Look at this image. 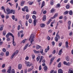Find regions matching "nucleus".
<instances>
[{"instance_id": "obj_1", "label": "nucleus", "mask_w": 73, "mask_h": 73, "mask_svg": "<svg viewBox=\"0 0 73 73\" xmlns=\"http://www.w3.org/2000/svg\"><path fill=\"white\" fill-rule=\"evenodd\" d=\"M33 38H34V36L33 35H31V36L29 38V41H30L31 40V44L33 41H34V40L33 39Z\"/></svg>"}, {"instance_id": "obj_2", "label": "nucleus", "mask_w": 73, "mask_h": 73, "mask_svg": "<svg viewBox=\"0 0 73 73\" xmlns=\"http://www.w3.org/2000/svg\"><path fill=\"white\" fill-rule=\"evenodd\" d=\"M7 14V15H9L10 13H12V10H10L9 8H7L6 9Z\"/></svg>"}, {"instance_id": "obj_3", "label": "nucleus", "mask_w": 73, "mask_h": 73, "mask_svg": "<svg viewBox=\"0 0 73 73\" xmlns=\"http://www.w3.org/2000/svg\"><path fill=\"white\" fill-rule=\"evenodd\" d=\"M19 52V50H17L15 51V52H14L12 54L11 56V59H12L15 56V55H16V54H17V53Z\"/></svg>"}, {"instance_id": "obj_4", "label": "nucleus", "mask_w": 73, "mask_h": 73, "mask_svg": "<svg viewBox=\"0 0 73 73\" xmlns=\"http://www.w3.org/2000/svg\"><path fill=\"white\" fill-rule=\"evenodd\" d=\"M9 35H10V36H12V37H13V38L14 37V36L12 33H9L6 35V37H7V38H8L9 37Z\"/></svg>"}, {"instance_id": "obj_5", "label": "nucleus", "mask_w": 73, "mask_h": 73, "mask_svg": "<svg viewBox=\"0 0 73 73\" xmlns=\"http://www.w3.org/2000/svg\"><path fill=\"white\" fill-rule=\"evenodd\" d=\"M13 46H16V42L15 41V37H13Z\"/></svg>"}, {"instance_id": "obj_6", "label": "nucleus", "mask_w": 73, "mask_h": 73, "mask_svg": "<svg viewBox=\"0 0 73 73\" xmlns=\"http://www.w3.org/2000/svg\"><path fill=\"white\" fill-rule=\"evenodd\" d=\"M9 69L8 70L7 72L8 73H11V66H10L9 68Z\"/></svg>"}, {"instance_id": "obj_7", "label": "nucleus", "mask_w": 73, "mask_h": 73, "mask_svg": "<svg viewBox=\"0 0 73 73\" xmlns=\"http://www.w3.org/2000/svg\"><path fill=\"white\" fill-rule=\"evenodd\" d=\"M68 73H73V69L72 68H70L68 71Z\"/></svg>"}, {"instance_id": "obj_8", "label": "nucleus", "mask_w": 73, "mask_h": 73, "mask_svg": "<svg viewBox=\"0 0 73 73\" xmlns=\"http://www.w3.org/2000/svg\"><path fill=\"white\" fill-rule=\"evenodd\" d=\"M22 68V65L21 64H19L18 65V69H21Z\"/></svg>"}, {"instance_id": "obj_9", "label": "nucleus", "mask_w": 73, "mask_h": 73, "mask_svg": "<svg viewBox=\"0 0 73 73\" xmlns=\"http://www.w3.org/2000/svg\"><path fill=\"white\" fill-rule=\"evenodd\" d=\"M28 44H27L25 46L24 48H23V50H26L27 48L28 47Z\"/></svg>"}, {"instance_id": "obj_10", "label": "nucleus", "mask_w": 73, "mask_h": 73, "mask_svg": "<svg viewBox=\"0 0 73 73\" xmlns=\"http://www.w3.org/2000/svg\"><path fill=\"white\" fill-rule=\"evenodd\" d=\"M49 50V46H47V48H46L45 50V52L46 53H47L48 50Z\"/></svg>"}, {"instance_id": "obj_11", "label": "nucleus", "mask_w": 73, "mask_h": 73, "mask_svg": "<svg viewBox=\"0 0 73 73\" xmlns=\"http://www.w3.org/2000/svg\"><path fill=\"white\" fill-rule=\"evenodd\" d=\"M66 61H69V60H70L69 57L68 56H66Z\"/></svg>"}, {"instance_id": "obj_12", "label": "nucleus", "mask_w": 73, "mask_h": 73, "mask_svg": "<svg viewBox=\"0 0 73 73\" xmlns=\"http://www.w3.org/2000/svg\"><path fill=\"white\" fill-rule=\"evenodd\" d=\"M58 73H63V71H62V70L61 69H59L58 70Z\"/></svg>"}, {"instance_id": "obj_13", "label": "nucleus", "mask_w": 73, "mask_h": 73, "mask_svg": "<svg viewBox=\"0 0 73 73\" xmlns=\"http://www.w3.org/2000/svg\"><path fill=\"white\" fill-rule=\"evenodd\" d=\"M62 49H60L58 53V55H60L61 54V53H62Z\"/></svg>"}, {"instance_id": "obj_14", "label": "nucleus", "mask_w": 73, "mask_h": 73, "mask_svg": "<svg viewBox=\"0 0 73 73\" xmlns=\"http://www.w3.org/2000/svg\"><path fill=\"white\" fill-rule=\"evenodd\" d=\"M50 3L51 5H53L54 4V1L53 0H51L50 1Z\"/></svg>"}, {"instance_id": "obj_15", "label": "nucleus", "mask_w": 73, "mask_h": 73, "mask_svg": "<svg viewBox=\"0 0 73 73\" xmlns=\"http://www.w3.org/2000/svg\"><path fill=\"white\" fill-rule=\"evenodd\" d=\"M46 15H44L43 16V21H45V20H46Z\"/></svg>"}, {"instance_id": "obj_16", "label": "nucleus", "mask_w": 73, "mask_h": 73, "mask_svg": "<svg viewBox=\"0 0 73 73\" xmlns=\"http://www.w3.org/2000/svg\"><path fill=\"white\" fill-rule=\"evenodd\" d=\"M56 37L59 40L60 39V36L57 33L56 35Z\"/></svg>"}, {"instance_id": "obj_17", "label": "nucleus", "mask_w": 73, "mask_h": 73, "mask_svg": "<svg viewBox=\"0 0 73 73\" xmlns=\"http://www.w3.org/2000/svg\"><path fill=\"white\" fill-rule=\"evenodd\" d=\"M45 5V2L43 1L42 4V6L41 7V8H42Z\"/></svg>"}, {"instance_id": "obj_18", "label": "nucleus", "mask_w": 73, "mask_h": 73, "mask_svg": "<svg viewBox=\"0 0 73 73\" xmlns=\"http://www.w3.org/2000/svg\"><path fill=\"white\" fill-rule=\"evenodd\" d=\"M45 24L44 23H42L40 24V27L41 28H44L45 27Z\"/></svg>"}, {"instance_id": "obj_19", "label": "nucleus", "mask_w": 73, "mask_h": 73, "mask_svg": "<svg viewBox=\"0 0 73 73\" xmlns=\"http://www.w3.org/2000/svg\"><path fill=\"white\" fill-rule=\"evenodd\" d=\"M1 9L2 10H3L4 11V12L5 13H6V11H5V8H4V6H2L1 7Z\"/></svg>"}, {"instance_id": "obj_20", "label": "nucleus", "mask_w": 73, "mask_h": 73, "mask_svg": "<svg viewBox=\"0 0 73 73\" xmlns=\"http://www.w3.org/2000/svg\"><path fill=\"white\" fill-rule=\"evenodd\" d=\"M41 48V47L39 45H37L36 46V49H39V48Z\"/></svg>"}, {"instance_id": "obj_21", "label": "nucleus", "mask_w": 73, "mask_h": 73, "mask_svg": "<svg viewBox=\"0 0 73 73\" xmlns=\"http://www.w3.org/2000/svg\"><path fill=\"white\" fill-rule=\"evenodd\" d=\"M30 63V62H27V66H29V67L31 66V64H29Z\"/></svg>"}, {"instance_id": "obj_22", "label": "nucleus", "mask_w": 73, "mask_h": 73, "mask_svg": "<svg viewBox=\"0 0 73 73\" xmlns=\"http://www.w3.org/2000/svg\"><path fill=\"white\" fill-rule=\"evenodd\" d=\"M37 22V20H34V26H36V23Z\"/></svg>"}, {"instance_id": "obj_23", "label": "nucleus", "mask_w": 73, "mask_h": 73, "mask_svg": "<svg viewBox=\"0 0 73 73\" xmlns=\"http://www.w3.org/2000/svg\"><path fill=\"white\" fill-rule=\"evenodd\" d=\"M4 25H1V28H0V31H2L3 29V28H4Z\"/></svg>"}, {"instance_id": "obj_24", "label": "nucleus", "mask_w": 73, "mask_h": 73, "mask_svg": "<svg viewBox=\"0 0 73 73\" xmlns=\"http://www.w3.org/2000/svg\"><path fill=\"white\" fill-rule=\"evenodd\" d=\"M29 4V5H32L33 4V2H31V1H29L28 2Z\"/></svg>"}, {"instance_id": "obj_25", "label": "nucleus", "mask_w": 73, "mask_h": 73, "mask_svg": "<svg viewBox=\"0 0 73 73\" xmlns=\"http://www.w3.org/2000/svg\"><path fill=\"white\" fill-rule=\"evenodd\" d=\"M25 3V1H22L21 2V6H23L24 4Z\"/></svg>"}, {"instance_id": "obj_26", "label": "nucleus", "mask_w": 73, "mask_h": 73, "mask_svg": "<svg viewBox=\"0 0 73 73\" xmlns=\"http://www.w3.org/2000/svg\"><path fill=\"white\" fill-rule=\"evenodd\" d=\"M44 70H46L48 69V67L47 66H45L44 67Z\"/></svg>"}, {"instance_id": "obj_27", "label": "nucleus", "mask_w": 73, "mask_h": 73, "mask_svg": "<svg viewBox=\"0 0 73 73\" xmlns=\"http://www.w3.org/2000/svg\"><path fill=\"white\" fill-rule=\"evenodd\" d=\"M55 11V10L54 9H52L50 11V13H53V12H54Z\"/></svg>"}, {"instance_id": "obj_28", "label": "nucleus", "mask_w": 73, "mask_h": 73, "mask_svg": "<svg viewBox=\"0 0 73 73\" xmlns=\"http://www.w3.org/2000/svg\"><path fill=\"white\" fill-rule=\"evenodd\" d=\"M29 15L27 14L26 16V19L28 20L29 18Z\"/></svg>"}, {"instance_id": "obj_29", "label": "nucleus", "mask_w": 73, "mask_h": 73, "mask_svg": "<svg viewBox=\"0 0 73 73\" xmlns=\"http://www.w3.org/2000/svg\"><path fill=\"white\" fill-rule=\"evenodd\" d=\"M60 66H61V63L60 62L58 65V68H60Z\"/></svg>"}, {"instance_id": "obj_30", "label": "nucleus", "mask_w": 73, "mask_h": 73, "mask_svg": "<svg viewBox=\"0 0 73 73\" xmlns=\"http://www.w3.org/2000/svg\"><path fill=\"white\" fill-rule=\"evenodd\" d=\"M27 40H28V39H25L23 40L22 41V42H23V44H24V43H25V42H26V41H27Z\"/></svg>"}, {"instance_id": "obj_31", "label": "nucleus", "mask_w": 73, "mask_h": 73, "mask_svg": "<svg viewBox=\"0 0 73 73\" xmlns=\"http://www.w3.org/2000/svg\"><path fill=\"white\" fill-rule=\"evenodd\" d=\"M6 33H7V32L6 31H4L3 33V34L4 36H5V35H6Z\"/></svg>"}, {"instance_id": "obj_32", "label": "nucleus", "mask_w": 73, "mask_h": 73, "mask_svg": "<svg viewBox=\"0 0 73 73\" xmlns=\"http://www.w3.org/2000/svg\"><path fill=\"white\" fill-rule=\"evenodd\" d=\"M61 7V6L60 5V4H58L57 5L56 7H57V8H60Z\"/></svg>"}, {"instance_id": "obj_33", "label": "nucleus", "mask_w": 73, "mask_h": 73, "mask_svg": "<svg viewBox=\"0 0 73 73\" xmlns=\"http://www.w3.org/2000/svg\"><path fill=\"white\" fill-rule=\"evenodd\" d=\"M51 21H52V20L51 19H50L49 21L47 23V25H48V24L50 23Z\"/></svg>"}, {"instance_id": "obj_34", "label": "nucleus", "mask_w": 73, "mask_h": 73, "mask_svg": "<svg viewBox=\"0 0 73 73\" xmlns=\"http://www.w3.org/2000/svg\"><path fill=\"white\" fill-rule=\"evenodd\" d=\"M64 20L65 21H66L67 19V17H66V16H64Z\"/></svg>"}, {"instance_id": "obj_35", "label": "nucleus", "mask_w": 73, "mask_h": 73, "mask_svg": "<svg viewBox=\"0 0 73 73\" xmlns=\"http://www.w3.org/2000/svg\"><path fill=\"white\" fill-rule=\"evenodd\" d=\"M33 13L34 15H37V12L36 11H33Z\"/></svg>"}, {"instance_id": "obj_36", "label": "nucleus", "mask_w": 73, "mask_h": 73, "mask_svg": "<svg viewBox=\"0 0 73 73\" xmlns=\"http://www.w3.org/2000/svg\"><path fill=\"white\" fill-rule=\"evenodd\" d=\"M6 71H7L6 70H5V69H4L3 70H2V72L3 73H5L6 72Z\"/></svg>"}, {"instance_id": "obj_37", "label": "nucleus", "mask_w": 73, "mask_h": 73, "mask_svg": "<svg viewBox=\"0 0 73 73\" xmlns=\"http://www.w3.org/2000/svg\"><path fill=\"white\" fill-rule=\"evenodd\" d=\"M69 14L70 15H72L73 14V12L72 10H70L69 11Z\"/></svg>"}, {"instance_id": "obj_38", "label": "nucleus", "mask_w": 73, "mask_h": 73, "mask_svg": "<svg viewBox=\"0 0 73 73\" xmlns=\"http://www.w3.org/2000/svg\"><path fill=\"white\" fill-rule=\"evenodd\" d=\"M33 19L35 20V19H36V17L35 16V15H33Z\"/></svg>"}, {"instance_id": "obj_39", "label": "nucleus", "mask_w": 73, "mask_h": 73, "mask_svg": "<svg viewBox=\"0 0 73 73\" xmlns=\"http://www.w3.org/2000/svg\"><path fill=\"white\" fill-rule=\"evenodd\" d=\"M68 12H69L68 11H66L64 13V15H66V14H68Z\"/></svg>"}, {"instance_id": "obj_40", "label": "nucleus", "mask_w": 73, "mask_h": 73, "mask_svg": "<svg viewBox=\"0 0 73 73\" xmlns=\"http://www.w3.org/2000/svg\"><path fill=\"white\" fill-rule=\"evenodd\" d=\"M58 15V14L57 13H56L54 15V17H55V18H56V17H57Z\"/></svg>"}, {"instance_id": "obj_41", "label": "nucleus", "mask_w": 73, "mask_h": 73, "mask_svg": "<svg viewBox=\"0 0 73 73\" xmlns=\"http://www.w3.org/2000/svg\"><path fill=\"white\" fill-rule=\"evenodd\" d=\"M64 65H68V63L66 62V61H64L63 62Z\"/></svg>"}, {"instance_id": "obj_42", "label": "nucleus", "mask_w": 73, "mask_h": 73, "mask_svg": "<svg viewBox=\"0 0 73 73\" xmlns=\"http://www.w3.org/2000/svg\"><path fill=\"white\" fill-rule=\"evenodd\" d=\"M40 56H38L36 58V60L37 61H39V60H40Z\"/></svg>"}, {"instance_id": "obj_43", "label": "nucleus", "mask_w": 73, "mask_h": 73, "mask_svg": "<svg viewBox=\"0 0 73 73\" xmlns=\"http://www.w3.org/2000/svg\"><path fill=\"white\" fill-rule=\"evenodd\" d=\"M6 56H8L9 55V52H7L6 53Z\"/></svg>"}, {"instance_id": "obj_44", "label": "nucleus", "mask_w": 73, "mask_h": 73, "mask_svg": "<svg viewBox=\"0 0 73 73\" xmlns=\"http://www.w3.org/2000/svg\"><path fill=\"white\" fill-rule=\"evenodd\" d=\"M69 7H70V6H69V5H67L66 6V9H69Z\"/></svg>"}, {"instance_id": "obj_45", "label": "nucleus", "mask_w": 73, "mask_h": 73, "mask_svg": "<svg viewBox=\"0 0 73 73\" xmlns=\"http://www.w3.org/2000/svg\"><path fill=\"white\" fill-rule=\"evenodd\" d=\"M42 69V68L41 67V66L40 65L39 67V70H41Z\"/></svg>"}, {"instance_id": "obj_46", "label": "nucleus", "mask_w": 73, "mask_h": 73, "mask_svg": "<svg viewBox=\"0 0 73 73\" xmlns=\"http://www.w3.org/2000/svg\"><path fill=\"white\" fill-rule=\"evenodd\" d=\"M32 57L33 59H34L35 58V55L34 54H32Z\"/></svg>"}, {"instance_id": "obj_47", "label": "nucleus", "mask_w": 73, "mask_h": 73, "mask_svg": "<svg viewBox=\"0 0 73 73\" xmlns=\"http://www.w3.org/2000/svg\"><path fill=\"white\" fill-rule=\"evenodd\" d=\"M62 42H60L59 43L58 46L59 47L61 46V45H62Z\"/></svg>"}, {"instance_id": "obj_48", "label": "nucleus", "mask_w": 73, "mask_h": 73, "mask_svg": "<svg viewBox=\"0 0 73 73\" xmlns=\"http://www.w3.org/2000/svg\"><path fill=\"white\" fill-rule=\"evenodd\" d=\"M40 52V53H42L43 52V49H41Z\"/></svg>"}, {"instance_id": "obj_49", "label": "nucleus", "mask_w": 73, "mask_h": 73, "mask_svg": "<svg viewBox=\"0 0 73 73\" xmlns=\"http://www.w3.org/2000/svg\"><path fill=\"white\" fill-rule=\"evenodd\" d=\"M48 32L49 33H52V32H53V30H50L48 31Z\"/></svg>"}, {"instance_id": "obj_50", "label": "nucleus", "mask_w": 73, "mask_h": 73, "mask_svg": "<svg viewBox=\"0 0 73 73\" xmlns=\"http://www.w3.org/2000/svg\"><path fill=\"white\" fill-rule=\"evenodd\" d=\"M31 66H31V68H32V69H33V68H34V66H33V64L31 63Z\"/></svg>"}, {"instance_id": "obj_51", "label": "nucleus", "mask_w": 73, "mask_h": 73, "mask_svg": "<svg viewBox=\"0 0 73 73\" xmlns=\"http://www.w3.org/2000/svg\"><path fill=\"white\" fill-rule=\"evenodd\" d=\"M68 25H70L71 24V22L70 21H69L68 22Z\"/></svg>"}, {"instance_id": "obj_52", "label": "nucleus", "mask_w": 73, "mask_h": 73, "mask_svg": "<svg viewBox=\"0 0 73 73\" xmlns=\"http://www.w3.org/2000/svg\"><path fill=\"white\" fill-rule=\"evenodd\" d=\"M29 23H30V24H31V23H32V19H29Z\"/></svg>"}, {"instance_id": "obj_53", "label": "nucleus", "mask_w": 73, "mask_h": 73, "mask_svg": "<svg viewBox=\"0 0 73 73\" xmlns=\"http://www.w3.org/2000/svg\"><path fill=\"white\" fill-rule=\"evenodd\" d=\"M63 19V16H61L59 17V19Z\"/></svg>"}, {"instance_id": "obj_54", "label": "nucleus", "mask_w": 73, "mask_h": 73, "mask_svg": "<svg viewBox=\"0 0 73 73\" xmlns=\"http://www.w3.org/2000/svg\"><path fill=\"white\" fill-rule=\"evenodd\" d=\"M58 38H56V37L55 38V40L57 42L58 41Z\"/></svg>"}, {"instance_id": "obj_55", "label": "nucleus", "mask_w": 73, "mask_h": 73, "mask_svg": "<svg viewBox=\"0 0 73 73\" xmlns=\"http://www.w3.org/2000/svg\"><path fill=\"white\" fill-rule=\"evenodd\" d=\"M10 38H7V41H10Z\"/></svg>"}, {"instance_id": "obj_56", "label": "nucleus", "mask_w": 73, "mask_h": 73, "mask_svg": "<svg viewBox=\"0 0 73 73\" xmlns=\"http://www.w3.org/2000/svg\"><path fill=\"white\" fill-rule=\"evenodd\" d=\"M72 34H73V33L72 32H71L69 34V35L70 36H72Z\"/></svg>"}, {"instance_id": "obj_57", "label": "nucleus", "mask_w": 73, "mask_h": 73, "mask_svg": "<svg viewBox=\"0 0 73 73\" xmlns=\"http://www.w3.org/2000/svg\"><path fill=\"white\" fill-rule=\"evenodd\" d=\"M47 40H50V37H49V36H48L47 37Z\"/></svg>"}, {"instance_id": "obj_58", "label": "nucleus", "mask_w": 73, "mask_h": 73, "mask_svg": "<svg viewBox=\"0 0 73 73\" xmlns=\"http://www.w3.org/2000/svg\"><path fill=\"white\" fill-rule=\"evenodd\" d=\"M20 25H19L18 27V29H17L18 30V31H19V30H20Z\"/></svg>"}, {"instance_id": "obj_59", "label": "nucleus", "mask_w": 73, "mask_h": 73, "mask_svg": "<svg viewBox=\"0 0 73 73\" xmlns=\"http://www.w3.org/2000/svg\"><path fill=\"white\" fill-rule=\"evenodd\" d=\"M2 68H5V64H3L2 65Z\"/></svg>"}, {"instance_id": "obj_60", "label": "nucleus", "mask_w": 73, "mask_h": 73, "mask_svg": "<svg viewBox=\"0 0 73 73\" xmlns=\"http://www.w3.org/2000/svg\"><path fill=\"white\" fill-rule=\"evenodd\" d=\"M12 19L13 20H15V16H14V15H13L12 16Z\"/></svg>"}, {"instance_id": "obj_61", "label": "nucleus", "mask_w": 73, "mask_h": 73, "mask_svg": "<svg viewBox=\"0 0 73 73\" xmlns=\"http://www.w3.org/2000/svg\"><path fill=\"white\" fill-rule=\"evenodd\" d=\"M31 70H32V69L30 68L29 69V70H28V72H31Z\"/></svg>"}, {"instance_id": "obj_62", "label": "nucleus", "mask_w": 73, "mask_h": 73, "mask_svg": "<svg viewBox=\"0 0 73 73\" xmlns=\"http://www.w3.org/2000/svg\"><path fill=\"white\" fill-rule=\"evenodd\" d=\"M52 45L53 46H54V44H55V42H52Z\"/></svg>"}, {"instance_id": "obj_63", "label": "nucleus", "mask_w": 73, "mask_h": 73, "mask_svg": "<svg viewBox=\"0 0 73 73\" xmlns=\"http://www.w3.org/2000/svg\"><path fill=\"white\" fill-rule=\"evenodd\" d=\"M24 73H27V69H25L24 70Z\"/></svg>"}, {"instance_id": "obj_64", "label": "nucleus", "mask_w": 73, "mask_h": 73, "mask_svg": "<svg viewBox=\"0 0 73 73\" xmlns=\"http://www.w3.org/2000/svg\"><path fill=\"white\" fill-rule=\"evenodd\" d=\"M3 51L4 52H6V49L5 48H3Z\"/></svg>"}]
</instances>
